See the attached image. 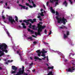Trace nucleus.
I'll return each mask as SVG.
<instances>
[{
  "label": "nucleus",
  "mask_w": 75,
  "mask_h": 75,
  "mask_svg": "<svg viewBox=\"0 0 75 75\" xmlns=\"http://www.w3.org/2000/svg\"><path fill=\"white\" fill-rule=\"evenodd\" d=\"M45 44H47V45H48L49 44V43H47L46 42H45L44 43Z\"/></svg>",
  "instance_id": "nucleus-50"
},
{
  "label": "nucleus",
  "mask_w": 75,
  "mask_h": 75,
  "mask_svg": "<svg viewBox=\"0 0 75 75\" xmlns=\"http://www.w3.org/2000/svg\"><path fill=\"white\" fill-rule=\"evenodd\" d=\"M52 74V71H51L47 74V75H51V74Z\"/></svg>",
  "instance_id": "nucleus-22"
},
{
  "label": "nucleus",
  "mask_w": 75,
  "mask_h": 75,
  "mask_svg": "<svg viewBox=\"0 0 75 75\" xmlns=\"http://www.w3.org/2000/svg\"><path fill=\"white\" fill-rule=\"evenodd\" d=\"M38 24H42V22H39V23Z\"/></svg>",
  "instance_id": "nucleus-41"
},
{
  "label": "nucleus",
  "mask_w": 75,
  "mask_h": 75,
  "mask_svg": "<svg viewBox=\"0 0 75 75\" xmlns=\"http://www.w3.org/2000/svg\"><path fill=\"white\" fill-rule=\"evenodd\" d=\"M19 21V22H20V23H22V20H20Z\"/></svg>",
  "instance_id": "nucleus-63"
},
{
  "label": "nucleus",
  "mask_w": 75,
  "mask_h": 75,
  "mask_svg": "<svg viewBox=\"0 0 75 75\" xmlns=\"http://www.w3.org/2000/svg\"><path fill=\"white\" fill-rule=\"evenodd\" d=\"M38 18H41V16H38Z\"/></svg>",
  "instance_id": "nucleus-42"
},
{
  "label": "nucleus",
  "mask_w": 75,
  "mask_h": 75,
  "mask_svg": "<svg viewBox=\"0 0 75 75\" xmlns=\"http://www.w3.org/2000/svg\"><path fill=\"white\" fill-rule=\"evenodd\" d=\"M64 38H67V36L66 35V34H64Z\"/></svg>",
  "instance_id": "nucleus-26"
},
{
  "label": "nucleus",
  "mask_w": 75,
  "mask_h": 75,
  "mask_svg": "<svg viewBox=\"0 0 75 75\" xmlns=\"http://www.w3.org/2000/svg\"><path fill=\"white\" fill-rule=\"evenodd\" d=\"M43 51H42V52L43 53H44L45 54V53H47V51H45L44 49H43Z\"/></svg>",
  "instance_id": "nucleus-24"
},
{
  "label": "nucleus",
  "mask_w": 75,
  "mask_h": 75,
  "mask_svg": "<svg viewBox=\"0 0 75 75\" xmlns=\"http://www.w3.org/2000/svg\"><path fill=\"white\" fill-rule=\"evenodd\" d=\"M31 30L30 28H28V31H29V32H30L31 31Z\"/></svg>",
  "instance_id": "nucleus-34"
},
{
  "label": "nucleus",
  "mask_w": 75,
  "mask_h": 75,
  "mask_svg": "<svg viewBox=\"0 0 75 75\" xmlns=\"http://www.w3.org/2000/svg\"><path fill=\"white\" fill-rule=\"evenodd\" d=\"M50 2L52 3H54V1H53V0L52 1L50 0Z\"/></svg>",
  "instance_id": "nucleus-44"
},
{
  "label": "nucleus",
  "mask_w": 75,
  "mask_h": 75,
  "mask_svg": "<svg viewBox=\"0 0 75 75\" xmlns=\"http://www.w3.org/2000/svg\"><path fill=\"white\" fill-rule=\"evenodd\" d=\"M39 20H40V21H42V19H41V18H40V19H39Z\"/></svg>",
  "instance_id": "nucleus-59"
},
{
  "label": "nucleus",
  "mask_w": 75,
  "mask_h": 75,
  "mask_svg": "<svg viewBox=\"0 0 75 75\" xmlns=\"http://www.w3.org/2000/svg\"><path fill=\"white\" fill-rule=\"evenodd\" d=\"M67 36L69 35V31H67Z\"/></svg>",
  "instance_id": "nucleus-23"
},
{
  "label": "nucleus",
  "mask_w": 75,
  "mask_h": 75,
  "mask_svg": "<svg viewBox=\"0 0 75 75\" xmlns=\"http://www.w3.org/2000/svg\"><path fill=\"white\" fill-rule=\"evenodd\" d=\"M7 48V45L6 43H2L0 46V50H2V52H5L6 53H7L8 51L6 50Z\"/></svg>",
  "instance_id": "nucleus-2"
},
{
  "label": "nucleus",
  "mask_w": 75,
  "mask_h": 75,
  "mask_svg": "<svg viewBox=\"0 0 75 75\" xmlns=\"http://www.w3.org/2000/svg\"><path fill=\"white\" fill-rule=\"evenodd\" d=\"M25 5H26V6H28L30 8H33V6L31 5H29V4L28 3H26Z\"/></svg>",
  "instance_id": "nucleus-10"
},
{
  "label": "nucleus",
  "mask_w": 75,
  "mask_h": 75,
  "mask_svg": "<svg viewBox=\"0 0 75 75\" xmlns=\"http://www.w3.org/2000/svg\"><path fill=\"white\" fill-rule=\"evenodd\" d=\"M47 69H54V66H52L51 67H47Z\"/></svg>",
  "instance_id": "nucleus-17"
},
{
  "label": "nucleus",
  "mask_w": 75,
  "mask_h": 75,
  "mask_svg": "<svg viewBox=\"0 0 75 75\" xmlns=\"http://www.w3.org/2000/svg\"><path fill=\"white\" fill-rule=\"evenodd\" d=\"M19 6L21 7L22 8H23V9H25V6H23L20 4H19Z\"/></svg>",
  "instance_id": "nucleus-15"
},
{
  "label": "nucleus",
  "mask_w": 75,
  "mask_h": 75,
  "mask_svg": "<svg viewBox=\"0 0 75 75\" xmlns=\"http://www.w3.org/2000/svg\"><path fill=\"white\" fill-rule=\"evenodd\" d=\"M5 5L6 6H7L8 5V4H7V2L5 3Z\"/></svg>",
  "instance_id": "nucleus-51"
},
{
  "label": "nucleus",
  "mask_w": 75,
  "mask_h": 75,
  "mask_svg": "<svg viewBox=\"0 0 75 75\" xmlns=\"http://www.w3.org/2000/svg\"><path fill=\"white\" fill-rule=\"evenodd\" d=\"M40 15L41 16H44V14H40Z\"/></svg>",
  "instance_id": "nucleus-49"
},
{
  "label": "nucleus",
  "mask_w": 75,
  "mask_h": 75,
  "mask_svg": "<svg viewBox=\"0 0 75 75\" xmlns=\"http://www.w3.org/2000/svg\"><path fill=\"white\" fill-rule=\"evenodd\" d=\"M51 33H52V31H50L49 34V35H50V34H51Z\"/></svg>",
  "instance_id": "nucleus-46"
},
{
  "label": "nucleus",
  "mask_w": 75,
  "mask_h": 75,
  "mask_svg": "<svg viewBox=\"0 0 75 75\" xmlns=\"http://www.w3.org/2000/svg\"><path fill=\"white\" fill-rule=\"evenodd\" d=\"M65 4V6L66 7H67V1H65L63 3V4Z\"/></svg>",
  "instance_id": "nucleus-18"
},
{
  "label": "nucleus",
  "mask_w": 75,
  "mask_h": 75,
  "mask_svg": "<svg viewBox=\"0 0 75 75\" xmlns=\"http://www.w3.org/2000/svg\"><path fill=\"white\" fill-rule=\"evenodd\" d=\"M36 52H37L38 55L39 57H40L41 56V54L42 53V51L40 52V50H38L36 51Z\"/></svg>",
  "instance_id": "nucleus-6"
},
{
  "label": "nucleus",
  "mask_w": 75,
  "mask_h": 75,
  "mask_svg": "<svg viewBox=\"0 0 75 75\" xmlns=\"http://www.w3.org/2000/svg\"><path fill=\"white\" fill-rule=\"evenodd\" d=\"M33 44H36L37 43V42L36 41H34L33 42Z\"/></svg>",
  "instance_id": "nucleus-38"
},
{
  "label": "nucleus",
  "mask_w": 75,
  "mask_h": 75,
  "mask_svg": "<svg viewBox=\"0 0 75 75\" xmlns=\"http://www.w3.org/2000/svg\"><path fill=\"white\" fill-rule=\"evenodd\" d=\"M35 25H32L33 30H35Z\"/></svg>",
  "instance_id": "nucleus-29"
},
{
  "label": "nucleus",
  "mask_w": 75,
  "mask_h": 75,
  "mask_svg": "<svg viewBox=\"0 0 75 75\" xmlns=\"http://www.w3.org/2000/svg\"><path fill=\"white\" fill-rule=\"evenodd\" d=\"M30 59H31L32 60V59H33V58H32V57H30Z\"/></svg>",
  "instance_id": "nucleus-60"
},
{
  "label": "nucleus",
  "mask_w": 75,
  "mask_h": 75,
  "mask_svg": "<svg viewBox=\"0 0 75 75\" xmlns=\"http://www.w3.org/2000/svg\"><path fill=\"white\" fill-rule=\"evenodd\" d=\"M33 72H35V69H33Z\"/></svg>",
  "instance_id": "nucleus-52"
},
{
  "label": "nucleus",
  "mask_w": 75,
  "mask_h": 75,
  "mask_svg": "<svg viewBox=\"0 0 75 75\" xmlns=\"http://www.w3.org/2000/svg\"><path fill=\"white\" fill-rule=\"evenodd\" d=\"M39 61H41V60H42V59H41L39 57V58H38V59Z\"/></svg>",
  "instance_id": "nucleus-48"
},
{
  "label": "nucleus",
  "mask_w": 75,
  "mask_h": 75,
  "mask_svg": "<svg viewBox=\"0 0 75 75\" xmlns=\"http://www.w3.org/2000/svg\"><path fill=\"white\" fill-rule=\"evenodd\" d=\"M69 1L70 4H72V1H71V0H69Z\"/></svg>",
  "instance_id": "nucleus-36"
},
{
  "label": "nucleus",
  "mask_w": 75,
  "mask_h": 75,
  "mask_svg": "<svg viewBox=\"0 0 75 75\" xmlns=\"http://www.w3.org/2000/svg\"><path fill=\"white\" fill-rule=\"evenodd\" d=\"M32 37H34V38H36V36L34 35H32Z\"/></svg>",
  "instance_id": "nucleus-43"
},
{
  "label": "nucleus",
  "mask_w": 75,
  "mask_h": 75,
  "mask_svg": "<svg viewBox=\"0 0 75 75\" xmlns=\"http://www.w3.org/2000/svg\"><path fill=\"white\" fill-rule=\"evenodd\" d=\"M8 62H10V60H8Z\"/></svg>",
  "instance_id": "nucleus-64"
},
{
  "label": "nucleus",
  "mask_w": 75,
  "mask_h": 75,
  "mask_svg": "<svg viewBox=\"0 0 75 75\" xmlns=\"http://www.w3.org/2000/svg\"><path fill=\"white\" fill-rule=\"evenodd\" d=\"M37 27L38 28V33L35 32V34L36 36H37L38 35H40L41 32H42V30L46 27V26L45 25L42 26V25L40 24H38Z\"/></svg>",
  "instance_id": "nucleus-1"
},
{
  "label": "nucleus",
  "mask_w": 75,
  "mask_h": 75,
  "mask_svg": "<svg viewBox=\"0 0 75 75\" xmlns=\"http://www.w3.org/2000/svg\"><path fill=\"white\" fill-rule=\"evenodd\" d=\"M26 21H27V22H29V21H30L31 23H32V19H28L27 20H26Z\"/></svg>",
  "instance_id": "nucleus-16"
},
{
  "label": "nucleus",
  "mask_w": 75,
  "mask_h": 75,
  "mask_svg": "<svg viewBox=\"0 0 75 75\" xmlns=\"http://www.w3.org/2000/svg\"><path fill=\"white\" fill-rule=\"evenodd\" d=\"M2 17L3 19H5V17H4V16H2Z\"/></svg>",
  "instance_id": "nucleus-35"
},
{
  "label": "nucleus",
  "mask_w": 75,
  "mask_h": 75,
  "mask_svg": "<svg viewBox=\"0 0 75 75\" xmlns=\"http://www.w3.org/2000/svg\"><path fill=\"white\" fill-rule=\"evenodd\" d=\"M56 16H58L59 15V13L57 11L56 12Z\"/></svg>",
  "instance_id": "nucleus-28"
},
{
  "label": "nucleus",
  "mask_w": 75,
  "mask_h": 75,
  "mask_svg": "<svg viewBox=\"0 0 75 75\" xmlns=\"http://www.w3.org/2000/svg\"><path fill=\"white\" fill-rule=\"evenodd\" d=\"M31 3H32V4H34V1H31Z\"/></svg>",
  "instance_id": "nucleus-53"
},
{
  "label": "nucleus",
  "mask_w": 75,
  "mask_h": 75,
  "mask_svg": "<svg viewBox=\"0 0 75 75\" xmlns=\"http://www.w3.org/2000/svg\"><path fill=\"white\" fill-rule=\"evenodd\" d=\"M40 11H43V9H41Z\"/></svg>",
  "instance_id": "nucleus-62"
},
{
  "label": "nucleus",
  "mask_w": 75,
  "mask_h": 75,
  "mask_svg": "<svg viewBox=\"0 0 75 75\" xmlns=\"http://www.w3.org/2000/svg\"><path fill=\"white\" fill-rule=\"evenodd\" d=\"M36 20H37L36 18H34L33 20L32 19V23H35V22H37V21H36Z\"/></svg>",
  "instance_id": "nucleus-13"
},
{
  "label": "nucleus",
  "mask_w": 75,
  "mask_h": 75,
  "mask_svg": "<svg viewBox=\"0 0 75 75\" xmlns=\"http://www.w3.org/2000/svg\"><path fill=\"white\" fill-rule=\"evenodd\" d=\"M8 21L11 24H13V23H15L16 21L14 20L11 16H9Z\"/></svg>",
  "instance_id": "nucleus-5"
},
{
  "label": "nucleus",
  "mask_w": 75,
  "mask_h": 75,
  "mask_svg": "<svg viewBox=\"0 0 75 75\" xmlns=\"http://www.w3.org/2000/svg\"><path fill=\"white\" fill-rule=\"evenodd\" d=\"M12 69L13 70H14V71L11 70V74H16L17 72V67L14 66H12Z\"/></svg>",
  "instance_id": "nucleus-4"
},
{
  "label": "nucleus",
  "mask_w": 75,
  "mask_h": 75,
  "mask_svg": "<svg viewBox=\"0 0 75 75\" xmlns=\"http://www.w3.org/2000/svg\"><path fill=\"white\" fill-rule=\"evenodd\" d=\"M44 14V12H41V13L40 14Z\"/></svg>",
  "instance_id": "nucleus-55"
},
{
  "label": "nucleus",
  "mask_w": 75,
  "mask_h": 75,
  "mask_svg": "<svg viewBox=\"0 0 75 75\" xmlns=\"http://www.w3.org/2000/svg\"><path fill=\"white\" fill-rule=\"evenodd\" d=\"M21 25H23V28H26V26L25 25V24L24 23H22Z\"/></svg>",
  "instance_id": "nucleus-14"
},
{
  "label": "nucleus",
  "mask_w": 75,
  "mask_h": 75,
  "mask_svg": "<svg viewBox=\"0 0 75 75\" xmlns=\"http://www.w3.org/2000/svg\"><path fill=\"white\" fill-rule=\"evenodd\" d=\"M3 69V68L0 67V70H2Z\"/></svg>",
  "instance_id": "nucleus-56"
},
{
  "label": "nucleus",
  "mask_w": 75,
  "mask_h": 75,
  "mask_svg": "<svg viewBox=\"0 0 75 75\" xmlns=\"http://www.w3.org/2000/svg\"><path fill=\"white\" fill-rule=\"evenodd\" d=\"M29 25L30 27H31V26H32V24H31V23H30Z\"/></svg>",
  "instance_id": "nucleus-54"
},
{
  "label": "nucleus",
  "mask_w": 75,
  "mask_h": 75,
  "mask_svg": "<svg viewBox=\"0 0 75 75\" xmlns=\"http://www.w3.org/2000/svg\"><path fill=\"white\" fill-rule=\"evenodd\" d=\"M47 57H44V58H42V59L43 60H45V58H46Z\"/></svg>",
  "instance_id": "nucleus-39"
},
{
  "label": "nucleus",
  "mask_w": 75,
  "mask_h": 75,
  "mask_svg": "<svg viewBox=\"0 0 75 75\" xmlns=\"http://www.w3.org/2000/svg\"><path fill=\"white\" fill-rule=\"evenodd\" d=\"M21 69L20 68L19 69V70L18 72H17V74H15V75H22V74H23L24 73H20L19 72V71H21Z\"/></svg>",
  "instance_id": "nucleus-8"
},
{
  "label": "nucleus",
  "mask_w": 75,
  "mask_h": 75,
  "mask_svg": "<svg viewBox=\"0 0 75 75\" xmlns=\"http://www.w3.org/2000/svg\"><path fill=\"white\" fill-rule=\"evenodd\" d=\"M33 63H31V64H30V66H32V65H33Z\"/></svg>",
  "instance_id": "nucleus-47"
},
{
  "label": "nucleus",
  "mask_w": 75,
  "mask_h": 75,
  "mask_svg": "<svg viewBox=\"0 0 75 75\" xmlns=\"http://www.w3.org/2000/svg\"><path fill=\"white\" fill-rule=\"evenodd\" d=\"M35 59H38L39 58L38 57H37V56H35L34 57Z\"/></svg>",
  "instance_id": "nucleus-27"
},
{
  "label": "nucleus",
  "mask_w": 75,
  "mask_h": 75,
  "mask_svg": "<svg viewBox=\"0 0 75 75\" xmlns=\"http://www.w3.org/2000/svg\"><path fill=\"white\" fill-rule=\"evenodd\" d=\"M15 17L16 18V21H17V22H18V17L16 16H15Z\"/></svg>",
  "instance_id": "nucleus-21"
},
{
  "label": "nucleus",
  "mask_w": 75,
  "mask_h": 75,
  "mask_svg": "<svg viewBox=\"0 0 75 75\" xmlns=\"http://www.w3.org/2000/svg\"><path fill=\"white\" fill-rule=\"evenodd\" d=\"M32 33H34V31H33V30H30V32Z\"/></svg>",
  "instance_id": "nucleus-45"
},
{
  "label": "nucleus",
  "mask_w": 75,
  "mask_h": 75,
  "mask_svg": "<svg viewBox=\"0 0 75 75\" xmlns=\"http://www.w3.org/2000/svg\"><path fill=\"white\" fill-rule=\"evenodd\" d=\"M54 1L58 2V0H54Z\"/></svg>",
  "instance_id": "nucleus-57"
},
{
  "label": "nucleus",
  "mask_w": 75,
  "mask_h": 75,
  "mask_svg": "<svg viewBox=\"0 0 75 75\" xmlns=\"http://www.w3.org/2000/svg\"><path fill=\"white\" fill-rule=\"evenodd\" d=\"M25 9H26V10H28V7H27L26 8H25Z\"/></svg>",
  "instance_id": "nucleus-58"
},
{
  "label": "nucleus",
  "mask_w": 75,
  "mask_h": 75,
  "mask_svg": "<svg viewBox=\"0 0 75 75\" xmlns=\"http://www.w3.org/2000/svg\"><path fill=\"white\" fill-rule=\"evenodd\" d=\"M64 25H62V26L59 27V28L60 29H64Z\"/></svg>",
  "instance_id": "nucleus-19"
},
{
  "label": "nucleus",
  "mask_w": 75,
  "mask_h": 75,
  "mask_svg": "<svg viewBox=\"0 0 75 75\" xmlns=\"http://www.w3.org/2000/svg\"><path fill=\"white\" fill-rule=\"evenodd\" d=\"M44 32L46 34H47V30H46V29H45V30Z\"/></svg>",
  "instance_id": "nucleus-31"
},
{
  "label": "nucleus",
  "mask_w": 75,
  "mask_h": 75,
  "mask_svg": "<svg viewBox=\"0 0 75 75\" xmlns=\"http://www.w3.org/2000/svg\"><path fill=\"white\" fill-rule=\"evenodd\" d=\"M48 4H49V2L47 1L46 3V5L47 6H48Z\"/></svg>",
  "instance_id": "nucleus-37"
},
{
  "label": "nucleus",
  "mask_w": 75,
  "mask_h": 75,
  "mask_svg": "<svg viewBox=\"0 0 75 75\" xmlns=\"http://www.w3.org/2000/svg\"><path fill=\"white\" fill-rule=\"evenodd\" d=\"M50 9L52 11V13H53V14L55 13V10H54V9H52V7H51Z\"/></svg>",
  "instance_id": "nucleus-11"
},
{
  "label": "nucleus",
  "mask_w": 75,
  "mask_h": 75,
  "mask_svg": "<svg viewBox=\"0 0 75 75\" xmlns=\"http://www.w3.org/2000/svg\"><path fill=\"white\" fill-rule=\"evenodd\" d=\"M0 3H2V4H3V1H1L0 2Z\"/></svg>",
  "instance_id": "nucleus-61"
},
{
  "label": "nucleus",
  "mask_w": 75,
  "mask_h": 75,
  "mask_svg": "<svg viewBox=\"0 0 75 75\" xmlns=\"http://www.w3.org/2000/svg\"><path fill=\"white\" fill-rule=\"evenodd\" d=\"M64 38H67V36L66 35V34H64Z\"/></svg>",
  "instance_id": "nucleus-25"
},
{
  "label": "nucleus",
  "mask_w": 75,
  "mask_h": 75,
  "mask_svg": "<svg viewBox=\"0 0 75 75\" xmlns=\"http://www.w3.org/2000/svg\"><path fill=\"white\" fill-rule=\"evenodd\" d=\"M55 6H57V5L58 4V2H55Z\"/></svg>",
  "instance_id": "nucleus-32"
},
{
  "label": "nucleus",
  "mask_w": 75,
  "mask_h": 75,
  "mask_svg": "<svg viewBox=\"0 0 75 75\" xmlns=\"http://www.w3.org/2000/svg\"><path fill=\"white\" fill-rule=\"evenodd\" d=\"M58 23H61V22L62 23H63V24H66V21H67V19L64 18V17H63L62 18H58V16L56 17Z\"/></svg>",
  "instance_id": "nucleus-3"
},
{
  "label": "nucleus",
  "mask_w": 75,
  "mask_h": 75,
  "mask_svg": "<svg viewBox=\"0 0 75 75\" xmlns=\"http://www.w3.org/2000/svg\"><path fill=\"white\" fill-rule=\"evenodd\" d=\"M4 52H2V51L0 50V57H2V55H4Z\"/></svg>",
  "instance_id": "nucleus-9"
},
{
  "label": "nucleus",
  "mask_w": 75,
  "mask_h": 75,
  "mask_svg": "<svg viewBox=\"0 0 75 75\" xmlns=\"http://www.w3.org/2000/svg\"><path fill=\"white\" fill-rule=\"evenodd\" d=\"M28 39H29V40H31V41L33 40V39H32V37H31L29 38H28Z\"/></svg>",
  "instance_id": "nucleus-30"
},
{
  "label": "nucleus",
  "mask_w": 75,
  "mask_h": 75,
  "mask_svg": "<svg viewBox=\"0 0 75 75\" xmlns=\"http://www.w3.org/2000/svg\"><path fill=\"white\" fill-rule=\"evenodd\" d=\"M64 28H65V29H67L68 28L64 25Z\"/></svg>",
  "instance_id": "nucleus-40"
},
{
  "label": "nucleus",
  "mask_w": 75,
  "mask_h": 75,
  "mask_svg": "<svg viewBox=\"0 0 75 75\" xmlns=\"http://www.w3.org/2000/svg\"><path fill=\"white\" fill-rule=\"evenodd\" d=\"M19 72L21 73H22V74L23 73L24 74V66H23L22 70L21 71L20 70L19 71Z\"/></svg>",
  "instance_id": "nucleus-7"
},
{
  "label": "nucleus",
  "mask_w": 75,
  "mask_h": 75,
  "mask_svg": "<svg viewBox=\"0 0 75 75\" xmlns=\"http://www.w3.org/2000/svg\"><path fill=\"white\" fill-rule=\"evenodd\" d=\"M42 55H41V56H42V57H45V54L42 51Z\"/></svg>",
  "instance_id": "nucleus-20"
},
{
  "label": "nucleus",
  "mask_w": 75,
  "mask_h": 75,
  "mask_svg": "<svg viewBox=\"0 0 75 75\" xmlns=\"http://www.w3.org/2000/svg\"><path fill=\"white\" fill-rule=\"evenodd\" d=\"M23 22H24V23H26L27 25H28L30 24V23L26 21V20H23Z\"/></svg>",
  "instance_id": "nucleus-12"
},
{
  "label": "nucleus",
  "mask_w": 75,
  "mask_h": 75,
  "mask_svg": "<svg viewBox=\"0 0 75 75\" xmlns=\"http://www.w3.org/2000/svg\"><path fill=\"white\" fill-rule=\"evenodd\" d=\"M33 7H36V5H35V4H33Z\"/></svg>",
  "instance_id": "nucleus-33"
}]
</instances>
